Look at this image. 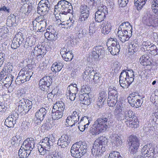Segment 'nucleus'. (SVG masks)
Returning <instances> with one entry per match:
<instances>
[{"label":"nucleus","mask_w":158,"mask_h":158,"mask_svg":"<svg viewBox=\"0 0 158 158\" xmlns=\"http://www.w3.org/2000/svg\"><path fill=\"white\" fill-rule=\"evenodd\" d=\"M111 115L110 112L108 113V116L102 115L97 119L89 130V132L93 135H97L103 131H105L108 128L109 123V117Z\"/></svg>","instance_id":"1"},{"label":"nucleus","mask_w":158,"mask_h":158,"mask_svg":"<svg viewBox=\"0 0 158 158\" xmlns=\"http://www.w3.org/2000/svg\"><path fill=\"white\" fill-rule=\"evenodd\" d=\"M87 151L86 143L81 141L76 143L72 145L71 149V156L76 158H80Z\"/></svg>","instance_id":"2"},{"label":"nucleus","mask_w":158,"mask_h":158,"mask_svg":"<svg viewBox=\"0 0 158 158\" xmlns=\"http://www.w3.org/2000/svg\"><path fill=\"white\" fill-rule=\"evenodd\" d=\"M105 138L100 137L94 142L91 149L92 153L94 156L95 157L101 156L102 153L106 151L105 147L103 145L105 143Z\"/></svg>","instance_id":"3"},{"label":"nucleus","mask_w":158,"mask_h":158,"mask_svg":"<svg viewBox=\"0 0 158 158\" xmlns=\"http://www.w3.org/2000/svg\"><path fill=\"white\" fill-rule=\"evenodd\" d=\"M55 9L59 11V14L61 17V15H66L73 12V6L71 3L65 0L59 1L55 6Z\"/></svg>","instance_id":"4"},{"label":"nucleus","mask_w":158,"mask_h":158,"mask_svg":"<svg viewBox=\"0 0 158 158\" xmlns=\"http://www.w3.org/2000/svg\"><path fill=\"white\" fill-rule=\"evenodd\" d=\"M137 74L132 69H126L123 70L120 73L119 80L126 81L127 84L130 85L134 81Z\"/></svg>","instance_id":"5"},{"label":"nucleus","mask_w":158,"mask_h":158,"mask_svg":"<svg viewBox=\"0 0 158 158\" xmlns=\"http://www.w3.org/2000/svg\"><path fill=\"white\" fill-rule=\"evenodd\" d=\"M108 51L113 55H117L120 51V46L116 38H110L107 42Z\"/></svg>","instance_id":"6"},{"label":"nucleus","mask_w":158,"mask_h":158,"mask_svg":"<svg viewBox=\"0 0 158 158\" xmlns=\"http://www.w3.org/2000/svg\"><path fill=\"white\" fill-rule=\"evenodd\" d=\"M50 139L48 137H45L42 139L40 142L38 146V149L40 154L44 155L49 151L53 143L50 141Z\"/></svg>","instance_id":"7"},{"label":"nucleus","mask_w":158,"mask_h":158,"mask_svg":"<svg viewBox=\"0 0 158 158\" xmlns=\"http://www.w3.org/2000/svg\"><path fill=\"white\" fill-rule=\"evenodd\" d=\"M108 13L106 6L102 5L101 6L98 7V10L95 15V20L96 22L100 23L104 20L106 17V15Z\"/></svg>","instance_id":"8"},{"label":"nucleus","mask_w":158,"mask_h":158,"mask_svg":"<svg viewBox=\"0 0 158 158\" xmlns=\"http://www.w3.org/2000/svg\"><path fill=\"white\" fill-rule=\"evenodd\" d=\"M52 82V77L47 76L40 79L39 85L40 88L42 91L47 90Z\"/></svg>","instance_id":"9"},{"label":"nucleus","mask_w":158,"mask_h":158,"mask_svg":"<svg viewBox=\"0 0 158 158\" xmlns=\"http://www.w3.org/2000/svg\"><path fill=\"white\" fill-rule=\"evenodd\" d=\"M50 4L48 0H41L38 4V14H46L50 10Z\"/></svg>","instance_id":"10"},{"label":"nucleus","mask_w":158,"mask_h":158,"mask_svg":"<svg viewBox=\"0 0 158 158\" xmlns=\"http://www.w3.org/2000/svg\"><path fill=\"white\" fill-rule=\"evenodd\" d=\"M80 116L79 112L78 110L73 111L71 115L67 118L66 123L69 126L73 127L79 121Z\"/></svg>","instance_id":"11"},{"label":"nucleus","mask_w":158,"mask_h":158,"mask_svg":"<svg viewBox=\"0 0 158 158\" xmlns=\"http://www.w3.org/2000/svg\"><path fill=\"white\" fill-rule=\"evenodd\" d=\"M32 74L33 73L31 71H24L22 69L19 72L17 79H19V81L23 83L32 78Z\"/></svg>","instance_id":"12"},{"label":"nucleus","mask_w":158,"mask_h":158,"mask_svg":"<svg viewBox=\"0 0 158 158\" xmlns=\"http://www.w3.org/2000/svg\"><path fill=\"white\" fill-rule=\"evenodd\" d=\"M32 139L27 138L23 141L21 148H23L27 151H29L30 152L34 147V142Z\"/></svg>","instance_id":"13"},{"label":"nucleus","mask_w":158,"mask_h":158,"mask_svg":"<svg viewBox=\"0 0 158 158\" xmlns=\"http://www.w3.org/2000/svg\"><path fill=\"white\" fill-rule=\"evenodd\" d=\"M155 16L149 13H147L143 18V23L148 26H152Z\"/></svg>","instance_id":"14"},{"label":"nucleus","mask_w":158,"mask_h":158,"mask_svg":"<svg viewBox=\"0 0 158 158\" xmlns=\"http://www.w3.org/2000/svg\"><path fill=\"white\" fill-rule=\"evenodd\" d=\"M46 51L45 48L44 47L40 48L39 46V47H35L34 51H32L31 54L34 55V56H40L42 58L46 54Z\"/></svg>","instance_id":"15"},{"label":"nucleus","mask_w":158,"mask_h":158,"mask_svg":"<svg viewBox=\"0 0 158 158\" xmlns=\"http://www.w3.org/2000/svg\"><path fill=\"white\" fill-rule=\"evenodd\" d=\"M114 113L116 118L118 121L124 120V111L120 106L116 107Z\"/></svg>","instance_id":"16"},{"label":"nucleus","mask_w":158,"mask_h":158,"mask_svg":"<svg viewBox=\"0 0 158 158\" xmlns=\"http://www.w3.org/2000/svg\"><path fill=\"white\" fill-rule=\"evenodd\" d=\"M104 53V51L102 49L100 46H96L94 48L92 51V56L94 58L97 59L100 56L103 55Z\"/></svg>","instance_id":"17"},{"label":"nucleus","mask_w":158,"mask_h":158,"mask_svg":"<svg viewBox=\"0 0 158 158\" xmlns=\"http://www.w3.org/2000/svg\"><path fill=\"white\" fill-rule=\"evenodd\" d=\"M15 121V118L14 115H9L6 119L5 125L8 127H13L16 123Z\"/></svg>","instance_id":"18"},{"label":"nucleus","mask_w":158,"mask_h":158,"mask_svg":"<svg viewBox=\"0 0 158 158\" xmlns=\"http://www.w3.org/2000/svg\"><path fill=\"white\" fill-rule=\"evenodd\" d=\"M129 145L139 148L140 145V139L138 137L134 135H131L129 137Z\"/></svg>","instance_id":"19"},{"label":"nucleus","mask_w":158,"mask_h":158,"mask_svg":"<svg viewBox=\"0 0 158 158\" xmlns=\"http://www.w3.org/2000/svg\"><path fill=\"white\" fill-rule=\"evenodd\" d=\"M47 107H42L37 111L35 114V116L36 118L43 120L47 113Z\"/></svg>","instance_id":"20"},{"label":"nucleus","mask_w":158,"mask_h":158,"mask_svg":"<svg viewBox=\"0 0 158 158\" xmlns=\"http://www.w3.org/2000/svg\"><path fill=\"white\" fill-rule=\"evenodd\" d=\"M24 39L21 36L19 38H14L11 45V47L13 49H16L22 44Z\"/></svg>","instance_id":"21"},{"label":"nucleus","mask_w":158,"mask_h":158,"mask_svg":"<svg viewBox=\"0 0 158 158\" xmlns=\"http://www.w3.org/2000/svg\"><path fill=\"white\" fill-rule=\"evenodd\" d=\"M111 140L117 147H120L123 142L121 138L117 134H114L110 137Z\"/></svg>","instance_id":"22"},{"label":"nucleus","mask_w":158,"mask_h":158,"mask_svg":"<svg viewBox=\"0 0 158 158\" xmlns=\"http://www.w3.org/2000/svg\"><path fill=\"white\" fill-rule=\"evenodd\" d=\"M117 35L121 42L122 43H124L129 40L131 35L130 33L129 34H126L121 31H118Z\"/></svg>","instance_id":"23"},{"label":"nucleus","mask_w":158,"mask_h":158,"mask_svg":"<svg viewBox=\"0 0 158 158\" xmlns=\"http://www.w3.org/2000/svg\"><path fill=\"white\" fill-rule=\"evenodd\" d=\"M52 120H58L61 118L63 115L62 110H60L52 108Z\"/></svg>","instance_id":"24"},{"label":"nucleus","mask_w":158,"mask_h":158,"mask_svg":"<svg viewBox=\"0 0 158 158\" xmlns=\"http://www.w3.org/2000/svg\"><path fill=\"white\" fill-rule=\"evenodd\" d=\"M124 120H129V119L135 120L137 117L135 116V113L131 110H126L124 111Z\"/></svg>","instance_id":"25"},{"label":"nucleus","mask_w":158,"mask_h":158,"mask_svg":"<svg viewBox=\"0 0 158 158\" xmlns=\"http://www.w3.org/2000/svg\"><path fill=\"white\" fill-rule=\"evenodd\" d=\"M79 97L81 103L86 105H88L90 103L91 98H89V94H79Z\"/></svg>","instance_id":"26"},{"label":"nucleus","mask_w":158,"mask_h":158,"mask_svg":"<svg viewBox=\"0 0 158 158\" xmlns=\"http://www.w3.org/2000/svg\"><path fill=\"white\" fill-rule=\"evenodd\" d=\"M139 98L130 99L128 98V101L130 105L133 107L136 108L139 107L141 105V100L138 98Z\"/></svg>","instance_id":"27"},{"label":"nucleus","mask_w":158,"mask_h":158,"mask_svg":"<svg viewBox=\"0 0 158 158\" xmlns=\"http://www.w3.org/2000/svg\"><path fill=\"white\" fill-rule=\"evenodd\" d=\"M137 118L135 120L129 119V120H127L125 121L127 125L131 128H136L139 126V122Z\"/></svg>","instance_id":"28"},{"label":"nucleus","mask_w":158,"mask_h":158,"mask_svg":"<svg viewBox=\"0 0 158 158\" xmlns=\"http://www.w3.org/2000/svg\"><path fill=\"white\" fill-rule=\"evenodd\" d=\"M151 59L147 55L142 56L140 58L139 60L141 63H143L144 65L150 66L152 64Z\"/></svg>","instance_id":"29"},{"label":"nucleus","mask_w":158,"mask_h":158,"mask_svg":"<svg viewBox=\"0 0 158 158\" xmlns=\"http://www.w3.org/2000/svg\"><path fill=\"white\" fill-rule=\"evenodd\" d=\"M138 49L139 46L138 44L135 43H130L129 44L128 52L130 55H133L135 52L138 51Z\"/></svg>","instance_id":"30"},{"label":"nucleus","mask_w":158,"mask_h":158,"mask_svg":"<svg viewBox=\"0 0 158 158\" xmlns=\"http://www.w3.org/2000/svg\"><path fill=\"white\" fill-rule=\"evenodd\" d=\"M63 66V63L58 61L52 64L51 69L54 72H58L62 69Z\"/></svg>","instance_id":"31"},{"label":"nucleus","mask_w":158,"mask_h":158,"mask_svg":"<svg viewBox=\"0 0 158 158\" xmlns=\"http://www.w3.org/2000/svg\"><path fill=\"white\" fill-rule=\"evenodd\" d=\"M30 151H27L23 148L21 147L19 150L18 155L20 158H27L30 154Z\"/></svg>","instance_id":"32"},{"label":"nucleus","mask_w":158,"mask_h":158,"mask_svg":"<svg viewBox=\"0 0 158 158\" xmlns=\"http://www.w3.org/2000/svg\"><path fill=\"white\" fill-rule=\"evenodd\" d=\"M108 96H111L113 97L116 98H117V91L115 87L111 86L108 89Z\"/></svg>","instance_id":"33"},{"label":"nucleus","mask_w":158,"mask_h":158,"mask_svg":"<svg viewBox=\"0 0 158 158\" xmlns=\"http://www.w3.org/2000/svg\"><path fill=\"white\" fill-rule=\"evenodd\" d=\"M117 98L113 97L111 96H109L107 100V102L108 106L111 107H114L117 102Z\"/></svg>","instance_id":"34"},{"label":"nucleus","mask_w":158,"mask_h":158,"mask_svg":"<svg viewBox=\"0 0 158 158\" xmlns=\"http://www.w3.org/2000/svg\"><path fill=\"white\" fill-rule=\"evenodd\" d=\"M65 108V106L64 103L61 101H60L56 102L54 104L53 108L57 110H62L63 112Z\"/></svg>","instance_id":"35"},{"label":"nucleus","mask_w":158,"mask_h":158,"mask_svg":"<svg viewBox=\"0 0 158 158\" xmlns=\"http://www.w3.org/2000/svg\"><path fill=\"white\" fill-rule=\"evenodd\" d=\"M111 24L110 23H107L102 28V33L104 34H108L111 31Z\"/></svg>","instance_id":"36"},{"label":"nucleus","mask_w":158,"mask_h":158,"mask_svg":"<svg viewBox=\"0 0 158 158\" xmlns=\"http://www.w3.org/2000/svg\"><path fill=\"white\" fill-rule=\"evenodd\" d=\"M99 73H97L95 72V73L94 74V78H93V82H94L95 86H96L98 85H99L100 84V81L101 80V78L100 76H99Z\"/></svg>","instance_id":"37"},{"label":"nucleus","mask_w":158,"mask_h":158,"mask_svg":"<svg viewBox=\"0 0 158 158\" xmlns=\"http://www.w3.org/2000/svg\"><path fill=\"white\" fill-rule=\"evenodd\" d=\"M62 56L64 60L66 61H71L73 57V54L72 53V52H66L64 54H63Z\"/></svg>","instance_id":"38"},{"label":"nucleus","mask_w":158,"mask_h":158,"mask_svg":"<svg viewBox=\"0 0 158 158\" xmlns=\"http://www.w3.org/2000/svg\"><path fill=\"white\" fill-rule=\"evenodd\" d=\"M8 75H7V76L5 78V80L4 81V83L6 82L5 83V85L8 84V85H10L14 80V77L11 74Z\"/></svg>","instance_id":"39"},{"label":"nucleus","mask_w":158,"mask_h":158,"mask_svg":"<svg viewBox=\"0 0 158 158\" xmlns=\"http://www.w3.org/2000/svg\"><path fill=\"white\" fill-rule=\"evenodd\" d=\"M6 21L7 22L11 23L12 25H14L16 23L15 16L13 14H10V15L8 16Z\"/></svg>","instance_id":"40"},{"label":"nucleus","mask_w":158,"mask_h":158,"mask_svg":"<svg viewBox=\"0 0 158 158\" xmlns=\"http://www.w3.org/2000/svg\"><path fill=\"white\" fill-rule=\"evenodd\" d=\"M146 152L144 153H142L143 155L146 156L153 157L154 155V150L153 148H149V150L146 151Z\"/></svg>","instance_id":"41"},{"label":"nucleus","mask_w":158,"mask_h":158,"mask_svg":"<svg viewBox=\"0 0 158 158\" xmlns=\"http://www.w3.org/2000/svg\"><path fill=\"white\" fill-rule=\"evenodd\" d=\"M108 158H123L120 153L117 151H113L110 153Z\"/></svg>","instance_id":"42"},{"label":"nucleus","mask_w":158,"mask_h":158,"mask_svg":"<svg viewBox=\"0 0 158 158\" xmlns=\"http://www.w3.org/2000/svg\"><path fill=\"white\" fill-rule=\"evenodd\" d=\"M95 72L94 71L93 68L88 67L86 68L84 73L87 76H93Z\"/></svg>","instance_id":"43"},{"label":"nucleus","mask_w":158,"mask_h":158,"mask_svg":"<svg viewBox=\"0 0 158 158\" xmlns=\"http://www.w3.org/2000/svg\"><path fill=\"white\" fill-rule=\"evenodd\" d=\"M89 14L88 13L81 14L79 18L80 21L87 22L89 20Z\"/></svg>","instance_id":"44"},{"label":"nucleus","mask_w":158,"mask_h":158,"mask_svg":"<svg viewBox=\"0 0 158 158\" xmlns=\"http://www.w3.org/2000/svg\"><path fill=\"white\" fill-rule=\"evenodd\" d=\"M81 14H89V8L85 5H81L80 8Z\"/></svg>","instance_id":"45"},{"label":"nucleus","mask_w":158,"mask_h":158,"mask_svg":"<svg viewBox=\"0 0 158 158\" xmlns=\"http://www.w3.org/2000/svg\"><path fill=\"white\" fill-rule=\"evenodd\" d=\"M143 2V0H135L134 4L135 6L137 7V10H140L144 5L145 4L143 5L142 2Z\"/></svg>","instance_id":"46"},{"label":"nucleus","mask_w":158,"mask_h":158,"mask_svg":"<svg viewBox=\"0 0 158 158\" xmlns=\"http://www.w3.org/2000/svg\"><path fill=\"white\" fill-rule=\"evenodd\" d=\"M46 14H40V16L36 17L35 20L36 22H38V23L41 22L42 21L46 22Z\"/></svg>","instance_id":"47"},{"label":"nucleus","mask_w":158,"mask_h":158,"mask_svg":"<svg viewBox=\"0 0 158 158\" xmlns=\"http://www.w3.org/2000/svg\"><path fill=\"white\" fill-rule=\"evenodd\" d=\"M38 23L39 24L38 26V30H39V31L41 32L43 31H44L45 27L46 25V22L43 21Z\"/></svg>","instance_id":"48"},{"label":"nucleus","mask_w":158,"mask_h":158,"mask_svg":"<svg viewBox=\"0 0 158 158\" xmlns=\"http://www.w3.org/2000/svg\"><path fill=\"white\" fill-rule=\"evenodd\" d=\"M13 68L12 65L8 64H7L3 68L7 75L10 74V73L12 72Z\"/></svg>","instance_id":"49"},{"label":"nucleus","mask_w":158,"mask_h":158,"mask_svg":"<svg viewBox=\"0 0 158 158\" xmlns=\"http://www.w3.org/2000/svg\"><path fill=\"white\" fill-rule=\"evenodd\" d=\"M57 38V35L55 31L53 30H51V33L50 34V36L49 37L48 40L52 41L56 40Z\"/></svg>","instance_id":"50"},{"label":"nucleus","mask_w":158,"mask_h":158,"mask_svg":"<svg viewBox=\"0 0 158 158\" xmlns=\"http://www.w3.org/2000/svg\"><path fill=\"white\" fill-rule=\"evenodd\" d=\"M130 146L129 151L130 153L133 155H136L137 154L138 149V148L133 147L131 145Z\"/></svg>","instance_id":"51"},{"label":"nucleus","mask_w":158,"mask_h":158,"mask_svg":"<svg viewBox=\"0 0 158 158\" xmlns=\"http://www.w3.org/2000/svg\"><path fill=\"white\" fill-rule=\"evenodd\" d=\"M98 96L101 98L102 99L104 100V101H106V99L107 98V95L105 90L103 89L102 91L100 92Z\"/></svg>","instance_id":"52"},{"label":"nucleus","mask_w":158,"mask_h":158,"mask_svg":"<svg viewBox=\"0 0 158 158\" xmlns=\"http://www.w3.org/2000/svg\"><path fill=\"white\" fill-rule=\"evenodd\" d=\"M69 143L67 141L64 142L58 140L57 144L58 146H60L61 148H64L68 146Z\"/></svg>","instance_id":"53"},{"label":"nucleus","mask_w":158,"mask_h":158,"mask_svg":"<svg viewBox=\"0 0 158 158\" xmlns=\"http://www.w3.org/2000/svg\"><path fill=\"white\" fill-rule=\"evenodd\" d=\"M58 140L64 142L67 141L68 143H70V139L69 136L66 134H64L62 135L60 138Z\"/></svg>","instance_id":"54"},{"label":"nucleus","mask_w":158,"mask_h":158,"mask_svg":"<svg viewBox=\"0 0 158 158\" xmlns=\"http://www.w3.org/2000/svg\"><path fill=\"white\" fill-rule=\"evenodd\" d=\"M76 94L74 93H71L70 91H68V92H67L66 94L67 98H69L71 101H74L76 98Z\"/></svg>","instance_id":"55"},{"label":"nucleus","mask_w":158,"mask_h":158,"mask_svg":"<svg viewBox=\"0 0 158 158\" xmlns=\"http://www.w3.org/2000/svg\"><path fill=\"white\" fill-rule=\"evenodd\" d=\"M48 121L47 120H46L45 122L43 125L42 126V128L46 130H49L50 129V123L49 122V120H48Z\"/></svg>","instance_id":"56"},{"label":"nucleus","mask_w":158,"mask_h":158,"mask_svg":"<svg viewBox=\"0 0 158 158\" xmlns=\"http://www.w3.org/2000/svg\"><path fill=\"white\" fill-rule=\"evenodd\" d=\"M129 25V22H127L125 23H123L120 25L118 28V31H121L123 32V31L125 29L126 27Z\"/></svg>","instance_id":"57"},{"label":"nucleus","mask_w":158,"mask_h":158,"mask_svg":"<svg viewBox=\"0 0 158 158\" xmlns=\"http://www.w3.org/2000/svg\"><path fill=\"white\" fill-rule=\"evenodd\" d=\"M128 0H118V3L120 6L125 7L128 2Z\"/></svg>","instance_id":"58"},{"label":"nucleus","mask_w":158,"mask_h":158,"mask_svg":"<svg viewBox=\"0 0 158 158\" xmlns=\"http://www.w3.org/2000/svg\"><path fill=\"white\" fill-rule=\"evenodd\" d=\"M152 44V43L150 41L143 42L142 44L144 49H146L147 50L149 49V47Z\"/></svg>","instance_id":"59"},{"label":"nucleus","mask_w":158,"mask_h":158,"mask_svg":"<svg viewBox=\"0 0 158 158\" xmlns=\"http://www.w3.org/2000/svg\"><path fill=\"white\" fill-rule=\"evenodd\" d=\"M152 9L155 14H158V4L152 3Z\"/></svg>","instance_id":"60"},{"label":"nucleus","mask_w":158,"mask_h":158,"mask_svg":"<svg viewBox=\"0 0 158 158\" xmlns=\"http://www.w3.org/2000/svg\"><path fill=\"white\" fill-rule=\"evenodd\" d=\"M89 89L88 87L86 88L85 86H83L82 87L81 92L82 93V94H88L89 92Z\"/></svg>","instance_id":"61"},{"label":"nucleus","mask_w":158,"mask_h":158,"mask_svg":"<svg viewBox=\"0 0 158 158\" xmlns=\"http://www.w3.org/2000/svg\"><path fill=\"white\" fill-rule=\"evenodd\" d=\"M90 119H89V118L87 116H84L80 120L79 122L81 123H83V124L88 123L89 122Z\"/></svg>","instance_id":"62"},{"label":"nucleus","mask_w":158,"mask_h":158,"mask_svg":"<svg viewBox=\"0 0 158 158\" xmlns=\"http://www.w3.org/2000/svg\"><path fill=\"white\" fill-rule=\"evenodd\" d=\"M152 145V144L150 143L149 144L148 143L147 145H145L142 149V153H145V152H146L147 151H146L149 150V148H151Z\"/></svg>","instance_id":"63"},{"label":"nucleus","mask_w":158,"mask_h":158,"mask_svg":"<svg viewBox=\"0 0 158 158\" xmlns=\"http://www.w3.org/2000/svg\"><path fill=\"white\" fill-rule=\"evenodd\" d=\"M25 104L24 105L26 106H27L28 108L29 109H31L32 107V103L31 101L29 100H26L25 102Z\"/></svg>","instance_id":"64"}]
</instances>
